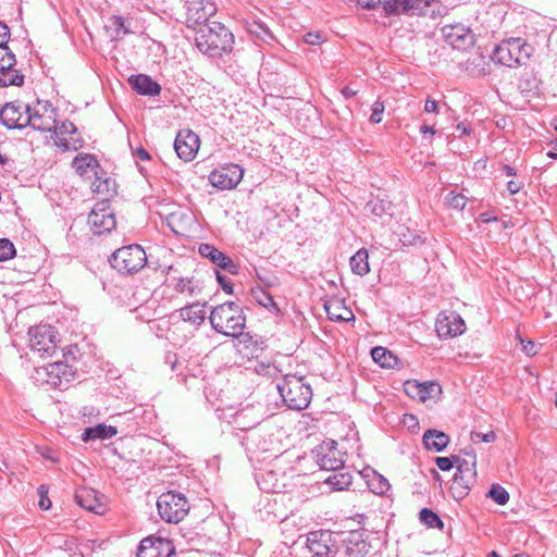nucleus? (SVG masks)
<instances>
[{
    "label": "nucleus",
    "instance_id": "obj_20",
    "mask_svg": "<svg viewBox=\"0 0 557 557\" xmlns=\"http://www.w3.org/2000/svg\"><path fill=\"white\" fill-rule=\"evenodd\" d=\"M331 533L329 531L310 532L307 536V547L312 557H332L330 546Z\"/></svg>",
    "mask_w": 557,
    "mask_h": 557
},
{
    "label": "nucleus",
    "instance_id": "obj_56",
    "mask_svg": "<svg viewBox=\"0 0 557 557\" xmlns=\"http://www.w3.org/2000/svg\"><path fill=\"white\" fill-rule=\"evenodd\" d=\"M215 274H216V280L220 284V286L222 287V289L226 293V294H233V285L230 281V278L223 274H221L219 271H215Z\"/></svg>",
    "mask_w": 557,
    "mask_h": 557
},
{
    "label": "nucleus",
    "instance_id": "obj_30",
    "mask_svg": "<svg viewBox=\"0 0 557 557\" xmlns=\"http://www.w3.org/2000/svg\"><path fill=\"white\" fill-rule=\"evenodd\" d=\"M475 482V478H467L466 474L456 472L450 486L451 494L455 498L461 499L469 494L471 485Z\"/></svg>",
    "mask_w": 557,
    "mask_h": 557
},
{
    "label": "nucleus",
    "instance_id": "obj_44",
    "mask_svg": "<svg viewBox=\"0 0 557 557\" xmlns=\"http://www.w3.org/2000/svg\"><path fill=\"white\" fill-rule=\"evenodd\" d=\"M488 496L498 505H506L509 500L508 492L499 484H493Z\"/></svg>",
    "mask_w": 557,
    "mask_h": 557
},
{
    "label": "nucleus",
    "instance_id": "obj_41",
    "mask_svg": "<svg viewBox=\"0 0 557 557\" xmlns=\"http://www.w3.org/2000/svg\"><path fill=\"white\" fill-rule=\"evenodd\" d=\"M442 393L441 385L435 381H425L421 383L420 401L425 403L429 399L436 398Z\"/></svg>",
    "mask_w": 557,
    "mask_h": 557
},
{
    "label": "nucleus",
    "instance_id": "obj_38",
    "mask_svg": "<svg viewBox=\"0 0 557 557\" xmlns=\"http://www.w3.org/2000/svg\"><path fill=\"white\" fill-rule=\"evenodd\" d=\"M352 482V476L349 472L344 471H334L333 474H331L326 479V483L332 485L335 490L342 491L347 488Z\"/></svg>",
    "mask_w": 557,
    "mask_h": 557
},
{
    "label": "nucleus",
    "instance_id": "obj_34",
    "mask_svg": "<svg viewBox=\"0 0 557 557\" xmlns=\"http://www.w3.org/2000/svg\"><path fill=\"white\" fill-rule=\"evenodd\" d=\"M455 465L457 468V472L466 474L467 478L473 479L476 476L475 465L476 457L474 454H467L468 458H461L460 456H455Z\"/></svg>",
    "mask_w": 557,
    "mask_h": 557
},
{
    "label": "nucleus",
    "instance_id": "obj_21",
    "mask_svg": "<svg viewBox=\"0 0 557 557\" xmlns=\"http://www.w3.org/2000/svg\"><path fill=\"white\" fill-rule=\"evenodd\" d=\"M345 542V554L347 557H364L369 550L370 545L364 540L362 531L355 530L349 532Z\"/></svg>",
    "mask_w": 557,
    "mask_h": 557
},
{
    "label": "nucleus",
    "instance_id": "obj_27",
    "mask_svg": "<svg viewBox=\"0 0 557 557\" xmlns=\"http://www.w3.org/2000/svg\"><path fill=\"white\" fill-rule=\"evenodd\" d=\"M117 433L116 428L107 424H97L95 426L86 428L82 434L84 442L94 440H108L115 436Z\"/></svg>",
    "mask_w": 557,
    "mask_h": 557
},
{
    "label": "nucleus",
    "instance_id": "obj_32",
    "mask_svg": "<svg viewBox=\"0 0 557 557\" xmlns=\"http://www.w3.org/2000/svg\"><path fill=\"white\" fill-rule=\"evenodd\" d=\"M352 273L363 276L370 272L369 253L366 248L359 249L349 260Z\"/></svg>",
    "mask_w": 557,
    "mask_h": 557
},
{
    "label": "nucleus",
    "instance_id": "obj_24",
    "mask_svg": "<svg viewBox=\"0 0 557 557\" xmlns=\"http://www.w3.org/2000/svg\"><path fill=\"white\" fill-rule=\"evenodd\" d=\"M215 13V7L211 2L199 1L188 8V22L203 26L209 17Z\"/></svg>",
    "mask_w": 557,
    "mask_h": 557
},
{
    "label": "nucleus",
    "instance_id": "obj_12",
    "mask_svg": "<svg viewBox=\"0 0 557 557\" xmlns=\"http://www.w3.org/2000/svg\"><path fill=\"white\" fill-rule=\"evenodd\" d=\"M440 338H449L461 335L466 331L463 319L455 311H442L435 322Z\"/></svg>",
    "mask_w": 557,
    "mask_h": 557
},
{
    "label": "nucleus",
    "instance_id": "obj_23",
    "mask_svg": "<svg viewBox=\"0 0 557 557\" xmlns=\"http://www.w3.org/2000/svg\"><path fill=\"white\" fill-rule=\"evenodd\" d=\"M76 503L86 510L95 513H102L104 505L101 503L96 491L91 488H79L75 493Z\"/></svg>",
    "mask_w": 557,
    "mask_h": 557
},
{
    "label": "nucleus",
    "instance_id": "obj_9",
    "mask_svg": "<svg viewBox=\"0 0 557 557\" xmlns=\"http://www.w3.org/2000/svg\"><path fill=\"white\" fill-rule=\"evenodd\" d=\"M88 224L97 235L110 233L116 226L114 210L106 202L96 203L88 214Z\"/></svg>",
    "mask_w": 557,
    "mask_h": 557
},
{
    "label": "nucleus",
    "instance_id": "obj_10",
    "mask_svg": "<svg viewBox=\"0 0 557 557\" xmlns=\"http://www.w3.org/2000/svg\"><path fill=\"white\" fill-rule=\"evenodd\" d=\"M312 453L317 463L323 470L338 471L344 466V459L337 449V443L333 440L322 442Z\"/></svg>",
    "mask_w": 557,
    "mask_h": 557
},
{
    "label": "nucleus",
    "instance_id": "obj_57",
    "mask_svg": "<svg viewBox=\"0 0 557 557\" xmlns=\"http://www.w3.org/2000/svg\"><path fill=\"white\" fill-rule=\"evenodd\" d=\"M73 377H74V372L69 364H66V371L63 369H60L59 379H61L62 388H66V385L73 380Z\"/></svg>",
    "mask_w": 557,
    "mask_h": 557
},
{
    "label": "nucleus",
    "instance_id": "obj_54",
    "mask_svg": "<svg viewBox=\"0 0 557 557\" xmlns=\"http://www.w3.org/2000/svg\"><path fill=\"white\" fill-rule=\"evenodd\" d=\"M32 377L35 380L37 384L48 385V370L47 366L35 368Z\"/></svg>",
    "mask_w": 557,
    "mask_h": 557
},
{
    "label": "nucleus",
    "instance_id": "obj_25",
    "mask_svg": "<svg viewBox=\"0 0 557 557\" xmlns=\"http://www.w3.org/2000/svg\"><path fill=\"white\" fill-rule=\"evenodd\" d=\"M422 441L428 450L440 453L449 444V436L443 431L430 429L424 432Z\"/></svg>",
    "mask_w": 557,
    "mask_h": 557
},
{
    "label": "nucleus",
    "instance_id": "obj_60",
    "mask_svg": "<svg viewBox=\"0 0 557 557\" xmlns=\"http://www.w3.org/2000/svg\"><path fill=\"white\" fill-rule=\"evenodd\" d=\"M111 21H112V26H114L117 32L122 30L124 34L128 33V30L125 28L123 16L114 15V16H112Z\"/></svg>",
    "mask_w": 557,
    "mask_h": 557
},
{
    "label": "nucleus",
    "instance_id": "obj_1",
    "mask_svg": "<svg viewBox=\"0 0 557 557\" xmlns=\"http://www.w3.org/2000/svg\"><path fill=\"white\" fill-rule=\"evenodd\" d=\"M195 44L201 53L218 58L232 50L234 36L223 24L211 22L197 30Z\"/></svg>",
    "mask_w": 557,
    "mask_h": 557
},
{
    "label": "nucleus",
    "instance_id": "obj_7",
    "mask_svg": "<svg viewBox=\"0 0 557 557\" xmlns=\"http://www.w3.org/2000/svg\"><path fill=\"white\" fill-rule=\"evenodd\" d=\"M29 346L40 356H51L57 349L55 331L51 325L40 324L29 329Z\"/></svg>",
    "mask_w": 557,
    "mask_h": 557
},
{
    "label": "nucleus",
    "instance_id": "obj_6",
    "mask_svg": "<svg viewBox=\"0 0 557 557\" xmlns=\"http://www.w3.org/2000/svg\"><path fill=\"white\" fill-rule=\"evenodd\" d=\"M157 507L161 519L169 523H178L189 511L187 498L173 491L161 494Z\"/></svg>",
    "mask_w": 557,
    "mask_h": 557
},
{
    "label": "nucleus",
    "instance_id": "obj_4",
    "mask_svg": "<svg viewBox=\"0 0 557 557\" xmlns=\"http://www.w3.org/2000/svg\"><path fill=\"white\" fill-rule=\"evenodd\" d=\"M533 48L521 38L503 41L493 51V60L505 66L523 65L530 59Z\"/></svg>",
    "mask_w": 557,
    "mask_h": 557
},
{
    "label": "nucleus",
    "instance_id": "obj_64",
    "mask_svg": "<svg viewBox=\"0 0 557 557\" xmlns=\"http://www.w3.org/2000/svg\"><path fill=\"white\" fill-rule=\"evenodd\" d=\"M521 189V184L515 181H509L507 183V190L510 195H516Z\"/></svg>",
    "mask_w": 557,
    "mask_h": 557
},
{
    "label": "nucleus",
    "instance_id": "obj_14",
    "mask_svg": "<svg viewBox=\"0 0 557 557\" xmlns=\"http://www.w3.org/2000/svg\"><path fill=\"white\" fill-rule=\"evenodd\" d=\"M445 41L454 49L466 50L474 45V35L462 24L445 25L442 28Z\"/></svg>",
    "mask_w": 557,
    "mask_h": 557
},
{
    "label": "nucleus",
    "instance_id": "obj_31",
    "mask_svg": "<svg viewBox=\"0 0 557 557\" xmlns=\"http://www.w3.org/2000/svg\"><path fill=\"white\" fill-rule=\"evenodd\" d=\"M449 11L447 5L442 4L438 0H422V4L417 15H424L431 18L445 16Z\"/></svg>",
    "mask_w": 557,
    "mask_h": 557
},
{
    "label": "nucleus",
    "instance_id": "obj_45",
    "mask_svg": "<svg viewBox=\"0 0 557 557\" xmlns=\"http://www.w3.org/2000/svg\"><path fill=\"white\" fill-rule=\"evenodd\" d=\"M370 486L373 493L379 495L385 494L391 487L387 479H385L383 475L379 473L374 474L373 479L370 482Z\"/></svg>",
    "mask_w": 557,
    "mask_h": 557
},
{
    "label": "nucleus",
    "instance_id": "obj_55",
    "mask_svg": "<svg viewBox=\"0 0 557 557\" xmlns=\"http://www.w3.org/2000/svg\"><path fill=\"white\" fill-rule=\"evenodd\" d=\"M435 463L442 471H449L455 466V458L453 456L437 457Z\"/></svg>",
    "mask_w": 557,
    "mask_h": 557
},
{
    "label": "nucleus",
    "instance_id": "obj_18",
    "mask_svg": "<svg viewBox=\"0 0 557 557\" xmlns=\"http://www.w3.org/2000/svg\"><path fill=\"white\" fill-rule=\"evenodd\" d=\"M30 107L18 102L5 103L0 110V120L8 128L22 129L26 127L24 119L26 120Z\"/></svg>",
    "mask_w": 557,
    "mask_h": 557
},
{
    "label": "nucleus",
    "instance_id": "obj_59",
    "mask_svg": "<svg viewBox=\"0 0 557 557\" xmlns=\"http://www.w3.org/2000/svg\"><path fill=\"white\" fill-rule=\"evenodd\" d=\"M304 41L308 45H319L323 41V37L320 33H308L304 36Z\"/></svg>",
    "mask_w": 557,
    "mask_h": 557
},
{
    "label": "nucleus",
    "instance_id": "obj_50",
    "mask_svg": "<svg viewBox=\"0 0 557 557\" xmlns=\"http://www.w3.org/2000/svg\"><path fill=\"white\" fill-rule=\"evenodd\" d=\"M404 388H405L406 394L409 397L420 400V396H421V383L420 382L414 381V380L407 381L404 384Z\"/></svg>",
    "mask_w": 557,
    "mask_h": 557
},
{
    "label": "nucleus",
    "instance_id": "obj_19",
    "mask_svg": "<svg viewBox=\"0 0 557 557\" xmlns=\"http://www.w3.org/2000/svg\"><path fill=\"white\" fill-rule=\"evenodd\" d=\"M199 253L209 259L212 263L223 269L231 274L238 273V264H236L232 258L226 256L224 252L215 248L210 244H201L199 246Z\"/></svg>",
    "mask_w": 557,
    "mask_h": 557
},
{
    "label": "nucleus",
    "instance_id": "obj_16",
    "mask_svg": "<svg viewBox=\"0 0 557 557\" xmlns=\"http://www.w3.org/2000/svg\"><path fill=\"white\" fill-rule=\"evenodd\" d=\"M52 131L54 133V144L63 150H77L82 147V139L72 122L63 121L60 125L55 123Z\"/></svg>",
    "mask_w": 557,
    "mask_h": 557
},
{
    "label": "nucleus",
    "instance_id": "obj_62",
    "mask_svg": "<svg viewBox=\"0 0 557 557\" xmlns=\"http://www.w3.org/2000/svg\"><path fill=\"white\" fill-rule=\"evenodd\" d=\"M10 29L5 23L0 22V44H8Z\"/></svg>",
    "mask_w": 557,
    "mask_h": 557
},
{
    "label": "nucleus",
    "instance_id": "obj_2",
    "mask_svg": "<svg viewBox=\"0 0 557 557\" xmlns=\"http://www.w3.org/2000/svg\"><path fill=\"white\" fill-rule=\"evenodd\" d=\"M209 320L215 332L230 337L242 335L246 325L244 310L234 301L215 306L209 315Z\"/></svg>",
    "mask_w": 557,
    "mask_h": 557
},
{
    "label": "nucleus",
    "instance_id": "obj_47",
    "mask_svg": "<svg viewBox=\"0 0 557 557\" xmlns=\"http://www.w3.org/2000/svg\"><path fill=\"white\" fill-rule=\"evenodd\" d=\"M16 253L15 247L8 238H0V262L12 259Z\"/></svg>",
    "mask_w": 557,
    "mask_h": 557
},
{
    "label": "nucleus",
    "instance_id": "obj_17",
    "mask_svg": "<svg viewBox=\"0 0 557 557\" xmlns=\"http://www.w3.org/2000/svg\"><path fill=\"white\" fill-rule=\"evenodd\" d=\"M379 4H382L383 10L388 15H417L422 0H370L366 3V8L375 9Z\"/></svg>",
    "mask_w": 557,
    "mask_h": 557
},
{
    "label": "nucleus",
    "instance_id": "obj_42",
    "mask_svg": "<svg viewBox=\"0 0 557 557\" xmlns=\"http://www.w3.org/2000/svg\"><path fill=\"white\" fill-rule=\"evenodd\" d=\"M419 517L421 522L429 528H438L441 530L444 528V523L441 518L429 508L421 509Z\"/></svg>",
    "mask_w": 557,
    "mask_h": 557
},
{
    "label": "nucleus",
    "instance_id": "obj_22",
    "mask_svg": "<svg viewBox=\"0 0 557 557\" xmlns=\"http://www.w3.org/2000/svg\"><path fill=\"white\" fill-rule=\"evenodd\" d=\"M128 84L134 90L143 96L153 97L159 96L161 92L160 84L146 74L129 76Z\"/></svg>",
    "mask_w": 557,
    "mask_h": 557
},
{
    "label": "nucleus",
    "instance_id": "obj_29",
    "mask_svg": "<svg viewBox=\"0 0 557 557\" xmlns=\"http://www.w3.org/2000/svg\"><path fill=\"white\" fill-rule=\"evenodd\" d=\"M324 308L329 319L332 321L346 322L354 319L352 312L338 300L326 302Z\"/></svg>",
    "mask_w": 557,
    "mask_h": 557
},
{
    "label": "nucleus",
    "instance_id": "obj_28",
    "mask_svg": "<svg viewBox=\"0 0 557 557\" xmlns=\"http://www.w3.org/2000/svg\"><path fill=\"white\" fill-rule=\"evenodd\" d=\"M72 164L76 173L81 176H84L89 172H94L96 175L98 174L97 169L99 168V163L97 159L89 153H81L76 156Z\"/></svg>",
    "mask_w": 557,
    "mask_h": 557
},
{
    "label": "nucleus",
    "instance_id": "obj_49",
    "mask_svg": "<svg viewBox=\"0 0 557 557\" xmlns=\"http://www.w3.org/2000/svg\"><path fill=\"white\" fill-rule=\"evenodd\" d=\"M255 297L257 301L264 308H273L275 310H278L275 301L273 300V297L268 292L260 289L259 292L256 293Z\"/></svg>",
    "mask_w": 557,
    "mask_h": 557
},
{
    "label": "nucleus",
    "instance_id": "obj_63",
    "mask_svg": "<svg viewBox=\"0 0 557 557\" xmlns=\"http://www.w3.org/2000/svg\"><path fill=\"white\" fill-rule=\"evenodd\" d=\"M438 104L437 101L428 99L424 103V111L428 113H434L437 111Z\"/></svg>",
    "mask_w": 557,
    "mask_h": 557
},
{
    "label": "nucleus",
    "instance_id": "obj_37",
    "mask_svg": "<svg viewBox=\"0 0 557 557\" xmlns=\"http://www.w3.org/2000/svg\"><path fill=\"white\" fill-rule=\"evenodd\" d=\"M14 66L15 65H11L9 70L0 71V87L23 85L24 75H22Z\"/></svg>",
    "mask_w": 557,
    "mask_h": 557
},
{
    "label": "nucleus",
    "instance_id": "obj_13",
    "mask_svg": "<svg viewBox=\"0 0 557 557\" xmlns=\"http://www.w3.org/2000/svg\"><path fill=\"white\" fill-rule=\"evenodd\" d=\"M175 547L170 540L148 536L140 541L137 557H172Z\"/></svg>",
    "mask_w": 557,
    "mask_h": 557
},
{
    "label": "nucleus",
    "instance_id": "obj_3",
    "mask_svg": "<svg viewBox=\"0 0 557 557\" xmlns=\"http://www.w3.org/2000/svg\"><path fill=\"white\" fill-rule=\"evenodd\" d=\"M276 388L284 404L293 410L306 409L312 398L311 387L296 375H286Z\"/></svg>",
    "mask_w": 557,
    "mask_h": 557
},
{
    "label": "nucleus",
    "instance_id": "obj_61",
    "mask_svg": "<svg viewBox=\"0 0 557 557\" xmlns=\"http://www.w3.org/2000/svg\"><path fill=\"white\" fill-rule=\"evenodd\" d=\"M133 156L135 159L141 160V161H149L151 158L149 152L143 147H139L136 150H134Z\"/></svg>",
    "mask_w": 557,
    "mask_h": 557
},
{
    "label": "nucleus",
    "instance_id": "obj_53",
    "mask_svg": "<svg viewBox=\"0 0 557 557\" xmlns=\"http://www.w3.org/2000/svg\"><path fill=\"white\" fill-rule=\"evenodd\" d=\"M38 495H39V507L42 510H48L51 507V500L48 498V487L46 485H40L38 487Z\"/></svg>",
    "mask_w": 557,
    "mask_h": 557
},
{
    "label": "nucleus",
    "instance_id": "obj_8",
    "mask_svg": "<svg viewBox=\"0 0 557 557\" xmlns=\"http://www.w3.org/2000/svg\"><path fill=\"white\" fill-rule=\"evenodd\" d=\"M57 120V110L48 102L38 101L34 108L29 109L24 124L35 131L51 132Z\"/></svg>",
    "mask_w": 557,
    "mask_h": 557
},
{
    "label": "nucleus",
    "instance_id": "obj_36",
    "mask_svg": "<svg viewBox=\"0 0 557 557\" xmlns=\"http://www.w3.org/2000/svg\"><path fill=\"white\" fill-rule=\"evenodd\" d=\"M246 29L250 35L255 36L257 39H260L263 42L269 44L270 40L273 39V35L271 34L270 29L260 21L252 20L247 22Z\"/></svg>",
    "mask_w": 557,
    "mask_h": 557
},
{
    "label": "nucleus",
    "instance_id": "obj_58",
    "mask_svg": "<svg viewBox=\"0 0 557 557\" xmlns=\"http://www.w3.org/2000/svg\"><path fill=\"white\" fill-rule=\"evenodd\" d=\"M522 350L527 356H535L537 354L536 345L533 341H524L520 338Z\"/></svg>",
    "mask_w": 557,
    "mask_h": 557
},
{
    "label": "nucleus",
    "instance_id": "obj_46",
    "mask_svg": "<svg viewBox=\"0 0 557 557\" xmlns=\"http://www.w3.org/2000/svg\"><path fill=\"white\" fill-rule=\"evenodd\" d=\"M391 203L384 200L375 199L370 200L366 208L375 216H382L389 209Z\"/></svg>",
    "mask_w": 557,
    "mask_h": 557
},
{
    "label": "nucleus",
    "instance_id": "obj_35",
    "mask_svg": "<svg viewBox=\"0 0 557 557\" xmlns=\"http://www.w3.org/2000/svg\"><path fill=\"white\" fill-rule=\"evenodd\" d=\"M371 356L374 362L382 368H394L397 363V358L385 347L376 346L372 348Z\"/></svg>",
    "mask_w": 557,
    "mask_h": 557
},
{
    "label": "nucleus",
    "instance_id": "obj_51",
    "mask_svg": "<svg viewBox=\"0 0 557 557\" xmlns=\"http://www.w3.org/2000/svg\"><path fill=\"white\" fill-rule=\"evenodd\" d=\"M384 102L381 100H376L372 104V113L370 115V122L373 124H379L382 121V115L384 112Z\"/></svg>",
    "mask_w": 557,
    "mask_h": 557
},
{
    "label": "nucleus",
    "instance_id": "obj_48",
    "mask_svg": "<svg viewBox=\"0 0 557 557\" xmlns=\"http://www.w3.org/2000/svg\"><path fill=\"white\" fill-rule=\"evenodd\" d=\"M446 203L450 208L462 210L467 205V198L462 194L451 191L446 196Z\"/></svg>",
    "mask_w": 557,
    "mask_h": 557
},
{
    "label": "nucleus",
    "instance_id": "obj_5",
    "mask_svg": "<svg viewBox=\"0 0 557 557\" xmlns=\"http://www.w3.org/2000/svg\"><path fill=\"white\" fill-rule=\"evenodd\" d=\"M111 265L122 274H133L147 263V256L141 246L133 244L114 251L110 258Z\"/></svg>",
    "mask_w": 557,
    "mask_h": 557
},
{
    "label": "nucleus",
    "instance_id": "obj_26",
    "mask_svg": "<svg viewBox=\"0 0 557 557\" xmlns=\"http://www.w3.org/2000/svg\"><path fill=\"white\" fill-rule=\"evenodd\" d=\"M180 317L185 322H189L193 325H201L206 319L205 304L201 305L199 302H194L191 305L185 306L180 310Z\"/></svg>",
    "mask_w": 557,
    "mask_h": 557
},
{
    "label": "nucleus",
    "instance_id": "obj_11",
    "mask_svg": "<svg viewBox=\"0 0 557 557\" xmlns=\"http://www.w3.org/2000/svg\"><path fill=\"white\" fill-rule=\"evenodd\" d=\"M244 176V169L235 163H228L212 171L209 175L210 183L222 190L235 188Z\"/></svg>",
    "mask_w": 557,
    "mask_h": 557
},
{
    "label": "nucleus",
    "instance_id": "obj_15",
    "mask_svg": "<svg viewBox=\"0 0 557 557\" xmlns=\"http://www.w3.org/2000/svg\"><path fill=\"white\" fill-rule=\"evenodd\" d=\"M199 146L198 135L190 129H181L175 137L174 149L177 157L185 162L195 159Z\"/></svg>",
    "mask_w": 557,
    "mask_h": 557
},
{
    "label": "nucleus",
    "instance_id": "obj_33",
    "mask_svg": "<svg viewBox=\"0 0 557 557\" xmlns=\"http://www.w3.org/2000/svg\"><path fill=\"white\" fill-rule=\"evenodd\" d=\"M252 408H245L238 411L234 417V423L240 430H249L260 423V416L253 414Z\"/></svg>",
    "mask_w": 557,
    "mask_h": 557
},
{
    "label": "nucleus",
    "instance_id": "obj_39",
    "mask_svg": "<svg viewBox=\"0 0 557 557\" xmlns=\"http://www.w3.org/2000/svg\"><path fill=\"white\" fill-rule=\"evenodd\" d=\"M60 369H63L66 371V363L62 361L52 362L47 364L48 370V385L54 388H62V382L61 379H59V372Z\"/></svg>",
    "mask_w": 557,
    "mask_h": 557
},
{
    "label": "nucleus",
    "instance_id": "obj_40",
    "mask_svg": "<svg viewBox=\"0 0 557 557\" xmlns=\"http://www.w3.org/2000/svg\"><path fill=\"white\" fill-rule=\"evenodd\" d=\"M172 286L176 293L186 294L188 296H193L197 288L194 280L188 277H174L172 280Z\"/></svg>",
    "mask_w": 557,
    "mask_h": 557
},
{
    "label": "nucleus",
    "instance_id": "obj_43",
    "mask_svg": "<svg viewBox=\"0 0 557 557\" xmlns=\"http://www.w3.org/2000/svg\"><path fill=\"white\" fill-rule=\"evenodd\" d=\"M15 64V54L9 49L7 44H0V71L9 70L11 65Z\"/></svg>",
    "mask_w": 557,
    "mask_h": 557
},
{
    "label": "nucleus",
    "instance_id": "obj_52",
    "mask_svg": "<svg viewBox=\"0 0 557 557\" xmlns=\"http://www.w3.org/2000/svg\"><path fill=\"white\" fill-rule=\"evenodd\" d=\"M495 438H496V434L493 431L487 432V433H482V432H472L471 433V441L473 443H481V442L492 443L495 441Z\"/></svg>",
    "mask_w": 557,
    "mask_h": 557
}]
</instances>
